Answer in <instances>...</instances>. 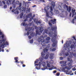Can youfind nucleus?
<instances>
[{
  "label": "nucleus",
  "instance_id": "1",
  "mask_svg": "<svg viewBox=\"0 0 76 76\" xmlns=\"http://www.w3.org/2000/svg\"><path fill=\"white\" fill-rule=\"evenodd\" d=\"M43 36H40L38 39V41L39 42H41V45H42L43 47L44 48L45 46L46 45L45 44H47V43H48V42H50L47 41H50L51 39L49 37H48L46 39L47 41H45V39H43Z\"/></svg>",
  "mask_w": 76,
  "mask_h": 76
},
{
  "label": "nucleus",
  "instance_id": "2",
  "mask_svg": "<svg viewBox=\"0 0 76 76\" xmlns=\"http://www.w3.org/2000/svg\"><path fill=\"white\" fill-rule=\"evenodd\" d=\"M6 40L3 39L0 40V52L2 51V52H4V49H2V48H4V45H9V43L7 42H6Z\"/></svg>",
  "mask_w": 76,
  "mask_h": 76
},
{
  "label": "nucleus",
  "instance_id": "3",
  "mask_svg": "<svg viewBox=\"0 0 76 76\" xmlns=\"http://www.w3.org/2000/svg\"><path fill=\"white\" fill-rule=\"evenodd\" d=\"M43 51L44 52H42L41 53L42 58H40V60H41V61H42L44 59L46 60V59H47V58H48V54H47L45 57L44 56L45 55V53H46V52L48 51V49L45 48L44 49Z\"/></svg>",
  "mask_w": 76,
  "mask_h": 76
},
{
  "label": "nucleus",
  "instance_id": "4",
  "mask_svg": "<svg viewBox=\"0 0 76 76\" xmlns=\"http://www.w3.org/2000/svg\"><path fill=\"white\" fill-rule=\"evenodd\" d=\"M66 63L67 61H61L60 62V64H63L61 65V67H62L61 68V70L63 71H65V70H66V69L67 70H70L71 68L70 67H68L67 66H66Z\"/></svg>",
  "mask_w": 76,
  "mask_h": 76
},
{
  "label": "nucleus",
  "instance_id": "5",
  "mask_svg": "<svg viewBox=\"0 0 76 76\" xmlns=\"http://www.w3.org/2000/svg\"><path fill=\"white\" fill-rule=\"evenodd\" d=\"M51 29L52 31H54V33L53 32H51L49 33V35H50V37H53V38H56L57 36V26L53 27L51 26Z\"/></svg>",
  "mask_w": 76,
  "mask_h": 76
},
{
  "label": "nucleus",
  "instance_id": "6",
  "mask_svg": "<svg viewBox=\"0 0 76 76\" xmlns=\"http://www.w3.org/2000/svg\"><path fill=\"white\" fill-rule=\"evenodd\" d=\"M15 3V0H8L7 1V4L8 6H9L10 4H13Z\"/></svg>",
  "mask_w": 76,
  "mask_h": 76
},
{
  "label": "nucleus",
  "instance_id": "7",
  "mask_svg": "<svg viewBox=\"0 0 76 76\" xmlns=\"http://www.w3.org/2000/svg\"><path fill=\"white\" fill-rule=\"evenodd\" d=\"M67 59L69 61H70V62H71L68 63V65L69 66L68 67H70V68H71L70 69H71V67H70V66H72V63H73V61L72 59L70 58H68Z\"/></svg>",
  "mask_w": 76,
  "mask_h": 76
},
{
  "label": "nucleus",
  "instance_id": "8",
  "mask_svg": "<svg viewBox=\"0 0 76 76\" xmlns=\"http://www.w3.org/2000/svg\"><path fill=\"white\" fill-rule=\"evenodd\" d=\"M75 48V45L72 44V45H70V47H69V48H71V49H70V48H68V50H67V52L68 53H70V54H71V52H70V51L71 50H73V49L74 48Z\"/></svg>",
  "mask_w": 76,
  "mask_h": 76
},
{
  "label": "nucleus",
  "instance_id": "9",
  "mask_svg": "<svg viewBox=\"0 0 76 76\" xmlns=\"http://www.w3.org/2000/svg\"><path fill=\"white\" fill-rule=\"evenodd\" d=\"M34 28L33 27L31 28L30 27H25V30L26 31H27L28 30L29 32H30L31 30L32 31H34Z\"/></svg>",
  "mask_w": 76,
  "mask_h": 76
},
{
  "label": "nucleus",
  "instance_id": "10",
  "mask_svg": "<svg viewBox=\"0 0 76 76\" xmlns=\"http://www.w3.org/2000/svg\"><path fill=\"white\" fill-rule=\"evenodd\" d=\"M52 41L53 42V44H52V46L53 47H56V42H55V41H56V39H53V38L52 39Z\"/></svg>",
  "mask_w": 76,
  "mask_h": 76
},
{
  "label": "nucleus",
  "instance_id": "11",
  "mask_svg": "<svg viewBox=\"0 0 76 76\" xmlns=\"http://www.w3.org/2000/svg\"><path fill=\"white\" fill-rule=\"evenodd\" d=\"M38 30L40 33H42L43 31V28H42V27H38Z\"/></svg>",
  "mask_w": 76,
  "mask_h": 76
},
{
  "label": "nucleus",
  "instance_id": "12",
  "mask_svg": "<svg viewBox=\"0 0 76 76\" xmlns=\"http://www.w3.org/2000/svg\"><path fill=\"white\" fill-rule=\"evenodd\" d=\"M50 21L52 23H53V24H55V23H56V19H54L53 20V19H52Z\"/></svg>",
  "mask_w": 76,
  "mask_h": 76
},
{
  "label": "nucleus",
  "instance_id": "13",
  "mask_svg": "<svg viewBox=\"0 0 76 76\" xmlns=\"http://www.w3.org/2000/svg\"><path fill=\"white\" fill-rule=\"evenodd\" d=\"M70 44L69 43H66V44L64 46V48H68Z\"/></svg>",
  "mask_w": 76,
  "mask_h": 76
},
{
  "label": "nucleus",
  "instance_id": "14",
  "mask_svg": "<svg viewBox=\"0 0 76 76\" xmlns=\"http://www.w3.org/2000/svg\"><path fill=\"white\" fill-rule=\"evenodd\" d=\"M31 16H32V13L30 12L28 14V15H26V17L28 18H30Z\"/></svg>",
  "mask_w": 76,
  "mask_h": 76
},
{
  "label": "nucleus",
  "instance_id": "15",
  "mask_svg": "<svg viewBox=\"0 0 76 76\" xmlns=\"http://www.w3.org/2000/svg\"><path fill=\"white\" fill-rule=\"evenodd\" d=\"M18 9L19 10H22V3H20L19 4V6L18 7Z\"/></svg>",
  "mask_w": 76,
  "mask_h": 76
},
{
  "label": "nucleus",
  "instance_id": "16",
  "mask_svg": "<svg viewBox=\"0 0 76 76\" xmlns=\"http://www.w3.org/2000/svg\"><path fill=\"white\" fill-rule=\"evenodd\" d=\"M54 53H50V59H53L54 58Z\"/></svg>",
  "mask_w": 76,
  "mask_h": 76
},
{
  "label": "nucleus",
  "instance_id": "17",
  "mask_svg": "<svg viewBox=\"0 0 76 76\" xmlns=\"http://www.w3.org/2000/svg\"><path fill=\"white\" fill-rule=\"evenodd\" d=\"M25 15H24L23 16V19H25V20H24L23 21L24 22H26V21H27V20H28V18H27L26 17H25Z\"/></svg>",
  "mask_w": 76,
  "mask_h": 76
},
{
  "label": "nucleus",
  "instance_id": "18",
  "mask_svg": "<svg viewBox=\"0 0 76 76\" xmlns=\"http://www.w3.org/2000/svg\"><path fill=\"white\" fill-rule=\"evenodd\" d=\"M30 35L31 36V37H34L35 35V34H34V33L33 32V31H31Z\"/></svg>",
  "mask_w": 76,
  "mask_h": 76
},
{
  "label": "nucleus",
  "instance_id": "19",
  "mask_svg": "<svg viewBox=\"0 0 76 76\" xmlns=\"http://www.w3.org/2000/svg\"><path fill=\"white\" fill-rule=\"evenodd\" d=\"M27 10L26 11V12L27 13H29L30 12H31V9H30V8H29L28 9V8H27Z\"/></svg>",
  "mask_w": 76,
  "mask_h": 76
},
{
  "label": "nucleus",
  "instance_id": "20",
  "mask_svg": "<svg viewBox=\"0 0 76 76\" xmlns=\"http://www.w3.org/2000/svg\"><path fill=\"white\" fill-rule=\"evenodd\" d=\"M50 27L47 28V29L45 30V33L47 34V33H48V30H50Z\"/></svg>",
  "mask_w": 76,
  "mask_h": 76
},
{
  "label": "nucleus",
  "instance_id": "21",
  "mask_svg": "<svg viewBox=\"0 0 76 76\" xmlns=\"http://www.w3.org/2000/svg\"><path fill=\"white\" fill-rule=\"evenodd\" d=\"M47 66L48 67H50V64H49V62L48 61H47Z\"/></svg>",
  "mask_w": 76,
  "mask_h": 76
},
{
  "label": "nucleus",
  "instance_id": "22",
  "mask_svg": "<svg viewBox=\"0 0 76 76\" xmlns=\"http://www.w3.org/2000/svg\"><path fill=\"white\" fill-rule=\"evenodd\" d=\"M45 68H41V69L42 70H45L46 69H47V70H48V67L47 66H45Z\"/></svg>",
  "mask_w": 76,
  "mask_h": 76
},
{
  "label": "nucleus",
  "instance_id": "23",
  "mask_svg": "<svg viewBox=\"0 0 76 76\" xmlns=\"http://www.w3.org/2000/svg\"><path fill=\"white\" fill-rule=\"evenodd\" d=\"M21 25H23V26H26L27 25V24H26V23L25 22H23L21 24Z\"/></svg>",
  "mask_w": 76,
  "mask_h": 76
},
{
  "label": "nucleus",
  "instance_id": "24",
  "mask_svg": "<svg viewBox=\"0 0 76 76\" xmlns=\"http://www.w3.org/2000/svg\"><path fill=\"white\" fill-rule=\"evenodd\" d=\"M40 68H41V65H39V67L36 66L35 68L36 69H37V70H39V69H40Z\"/></svg>",
  "mask_w": 76,
  "mask_h": 76
},
{
  "label": "nucleus",
  "instance_id": "25",
  "mask_svg": "<svg viewBox=\"0 0 76 76\" xmlns=\"http://www.w3.org/2000/svg\"><path fill=\"white\" fill-rule=\"evenodd\" d=\"M18 57H15L14 58V60H15V62H17L18 61Z\"/></svg>",
  "mask_w": 76,
  "mask_h": 76
},
{
  "label": "nucleus",
  "instance_id": "26",
  "mask_svg": "<svg viewBox=\"0 0 76 76\" xmlns=\"http://www.w3.org/2000/svg\"><path fill=\"white\" fill-rule=\"evenodd\" d=\"M51 5L53 7H54L55 6V2H52L51 3Z\"/></svg>",
  "mask_w": 76,
  "mask_h": 76
},
{
  "label": "nucleus",
  "instance_id": "27",
  "mask_svg": "<svg viewBox=\"0 0 76 76\" xmlns=\"http://www.w3.org/2000/svg\"><path fill=\"white\" fill-rule=\"evenodd\" d=\"M22 12H23V11H24V12H25L26 11V8L25 7H22Z\"/></svg>",
  "mask_w": 76,
  "mask_h": 76
},
{
  "label": "nucleus",
  "instance_id": "28",
  "mask_svg": "<svg viewBox=\"0 0 76 76\" xmlns=\"http://www.w3.org/2000/svg\"><path fill=\"white\" fill-rule=\"evenodd\" d=\"M42 64L43 66V67H45L46 63H45V62H42Z\"/></svg>",
  "mask_w": 76,
  "mask_h": 76
},
{
  "label": "nucleus",
  "instance_id": "29",
  "mask_svg": "<svg viewBox=\"0 0 76 76\" xmlns=\"http://www.w3.org/2000/svg\"><path fill=\"white\" fill-rule=\"evenodd\" d=\"M71 10H72V7L69 6V7L68 10L69 12H70V11H71Z\"/></svg>",
  "mask_w": 76,
  "mask_h": 76
},
{
  "label": "nucleus",
  "instance_id": "30",
  "mask_svg": "<svg viewBox=\"0 0 76 76\" xmlns=\"http://www.w3.org/2000/svg\"><path fill=\"white\" fill-rule=\"evenodd\" d=\"M53 67H54L53 65H52L51 67L49 68V70H53Z\"/></svg>",
  "mask_w": 76,
  "mask_h": 76
},
{
  "label": "nucleus",
  "instance_id": "31",
  "mask_svg": "<svg viewBox=\"0 0 76 76\" xmlns=\"http://www.w3.org/2000/svg\"><path fill=\"white\" fill-rule=\"evenodd\" d=\"M64 4L65 6L66 7V8L67 10V11H68V10H69V8L68 7V6L66 5V4Z\"/></svg>",
  "mask_w": 76,
  "mask_h": 76
},
{
  "label": "nucleus",
  "instance_id": "32",
  "mask_svg": "<svg viewBox=\"0 0 76 76\" xmlns=\"http://www.w3.org/2000/svg\"><path fill=\"white\" fill-rule=\"evenodd\" d=\"M50 64H53L54 63V61L53 60H50Z\"/></svg>",
  "mask_w": 76,
  "mask_h": 76
},
{
  "label": "nucleus",
  "instance_id": "33",
  "mask_svg": "<svg viewBox=\"0 0 76 76\" xmlns=\"http://www.w3.org/2000/svg\"><path fill=\"white\" fill-rule=\"evenodd\" d=\"M75 11H76V10H72V14H73V13H74V14H75Z\"/></svg>",
  "mask_w": 76,
  "mask_h": 76
},
{
  "label": "nucleus",
  "instance_id": "34",
  "mask_svg": "<svg viewBox=\"0 0 76 76\" xmlns=\"http://www.w3.org/2000/svg\"><path fill=\"white\" fill-rule=\"evenodd\" d=\"M30 43H31V44L33 43L34 42V39H31L30 41Z\"/></svg>",
  "mask_w": 76,
  "mask_h": 76
},
{
  "label": "nucleus",
  "instance_id": "35",
  "mask_svg": "<svg viewBox=\"0 0 76 76\" xmlns=\"http://www.w3.org/2000/svg\"><path fill=\"white\" fill-rule=\"evenodd\" d=\"M46 16L48 18H50V16H49V15L48 14V13L46 12Z\"/></svg>",
  "mask_w": 76,
  "mask_h": 76
},
{
  "label": "nucleus",
  "instance_id": "36",
  "mask_svg": "<svg viewBox=\"0 0 76 76\" xmlns=\"http://www.w3.org/2000/svg\"><path fill=\"white\" fill-rule=\"evenodd\" d=\"M65 54L66 56H69V53L68 52H66Z\"/></svg>",
  "mask_w": 76,
  "mask_h": 76
},
{
  "label": "nucleus",
  "instance_id": "37",
  "mask_svg": "<svg viewBox=\"0 0 76 76\" xmlns=\"http://www.w3.org/2000/svg\"><path fill=\"white\" fill-rule=\"evenodd\" d=\"M12 7H13V8L15 9V8H16V5H15L14 4H13V5H12Z\"/></svg>",
  "mask_w": 76,
  "mask_h": 76
},
{
  "label": "nucleus",
  "instance_id": "38",
  "mask_svg": "<svg viewBox=\"0 0 76 76\" xmlns=\"http://www.w3.org/2000/svg\"><path fill=\"white\" fill-rule=\"evenodd\" d=\"M52 51H56V48H53L51 49Z\"/></svg>",
  "mask_w": 76,
  "mask_h": 76
},
{
  "label": "nucleus",
  "instance_id": "39",
  "mask_svg": "<svg viewBox=\"0 0 76 76\" xmlns=\"http://www.w3.org/2000/svg\"><path fill=\"white\" fill-rule=\"evenodd\" d=\"M41 22L40 21H36V23H39V24H41Z\"/></svg>",
  "mask_w": 76,
  "mask_h": 76
},
{
  "label": "nucleus",
  "instance_id": "40",
  "mask_svg": "<svg viewBox=\"0 0 76 76\" xmlns=\"http://www.w3.org/2000/svg\"><path fill=\"white\" fill-rule=\"evenodd\" d=\"M39 1L42 3H45V0H39Z\"/></svg>",
  "mask_w": 76,
  "mask_h": 76
},
{
  "label": "nucleus",
  "instance_id": "41",
  "mask_svg": "<svg viewBox=\"0 0 76 76\" xmlns=\"http://www.w3.org/2000/svg\"><path fill=\"white\" fill-rule=\"evenodd\" d=\"M50 15L51 16H52V15H53L54 14L53 13V12L52 11H50Z\"/></svg>",
  "mask_w": 76,
  "mask_h": 76
},
{
  "label": "nucleus",
  "instance_id": "42",
  "mask_svg": "<svg viewBox=\"0 0 76 76\" xmlns=\"http://www.w3.org/2000/svg\"><path fill=\"white\" fill-rule=\"evenodd\" d=\"M50 10L52 11H53V7H52L51 6L50 7Z\"/></svg>",
  "mask_w": 76,
  "mask_h": 76
},
{
  "label": "nucleus",
  "instance_id": "43",
  "mask_svg": "<svg viewBox=\"0 0 76 76\" xmlns=\"http://www.w3.org/2000/svg\"><path fill=\"white\" fill-rule=\"evenodd\" d=\"M69 57H70V58H72L73 55H72V54H70L69 56Z\"/></svg>",
  "mask_w": 76,
  "mask_h": 76
},
{
  "label": "nucleus",
  "instance_id": "44",
  "mask_svg": "<svg viewBox=\"0 0 76 76\" xmlns=\"http://www.w3.org/2000/svg\"><path fill=\"white\" fill-rule=\"evenodd\" d=\"M60 59L61 60H63V57H61L60 58Z\"/></svg>",
  "mask_w": 76,
  "mask_h": 76
},
{
  "label": "nucleus",
  "instance_id": "45",
  "mask_svg": "<svg viewBox=\"0 0 76 76\" xmlns=\"http://www.w3.org/2000/svg\"><path fill=\"white\" fill-rule=\"evenodd\" d=\"M56 76H60V72L57 73H56Z\"/></svg>",
  "mask_w": 76,
  "mask_h": 76
},
{
  "label": "nucleus",
  "instance_id": "46",
  "mask_svg": "<svg viewBox=\"0 0 76 76\" xmlns=\"http://www.w3.org/2000/svg\"><path fill=\"white\" fill-rule=\"evenodd\" d=\"M4 9L7 8V5H5L4 7Z\"/></svg>",
  "mask_w": 76,
  "mask_h": 76
},
{
  "label": "nucleus",
  "instance_id": "47",
  "mask_svg": "<svg viewBox=\"0 0 76 76\" xmlns=\"http://www.w3.org/2000/svg\"><path fill=\"white\" fill-rule=\"evenodd\" d=\"M49 24L50 26H53V24L50 23H49Z\"/></svg>",
  "mask_w": 76,
  "mask_h": 76
},
{
  "label": "nucleus",
  "instance_id": "48",
  "mask_svg": "<svg viewBox=\"0 0 76 76\" xmlns=\"http://www.w3.org/2000/svg\"><path fill=\"white\" fill-rule=\"evenodd\" d=\"M47 10H49L50 9V7L49 6H47Z\"/></svg>",
  "mask_w": 76,
  "mask_h": 76
},
{
  "label": "nucleus",
  "instance_id": "49",
  "mask_svg": "<svg viewBox=\"0 0 76 76\" xmlns=\"http://www.w3.org/2000/svg\"><path fill=\"white\" fill-rule=\"evenodd\" d=\"M16 4H19V1H16Z\"/></svg>",
  "mask_w": 76,
  "mask_h": 76
},
{
  "label": "nucleus",
  "instance_id": "50",
  "mask_svg": "<svg viewBox=\"0 0 76 76\" xmlns=\"http://www.w3.org/2000/svg\"><path fill=\"white\" fill-rule=\"evenodd\" d=\"M36 34H38V30H36Z\"/></svg>",
  "mask_w": 76,
  "mask_h": 76
},
{
  "label": "nucleus",
  "instance_id": "51",
  "mask_svg": "<svg viewBox=\"0 0 76 76\" xmlns=\"http://www.w3.org/2000/svg\"><path fill=\"white\" fill-rule=\"evenodd\" d=\"M26 35H27V36H28V35H29V31H28V32H27Z\"/></svg>",
  "mask_w": 76,
  "mask_h": 76
},
{
  "label": "nucleus",
  "instance_id": "52",
  "mask_svg": "<svg viewBox=\"0 0 76 76\" xmlns=\"http://www.w3.org/2000/svg\"><path fill=\"white\" fill-rule=\"evenodd\" d=\"M2 3H3L4 4H6V2L4 1H2Z\"/></svg>",
  "mask_w": 76,
  "mask_h": 76
},
{
  "label": "nucleus",
  "instance_id": "53",
  "mask_svg": "<svg viewBox=\"0 0 76 76\" xmlns=\"http://www.w3.org/2000/svg\"><path fill=\"white\" fill-rule=\"evenodd\" d=\"M56 14H59V12L58 11H56Z\"/></svg>",
  "mask_w": 76,
  "mask_h": 76
},
{
  "label": "nucleus",
  "instance_id": "54",
  "mask_svg": "<svg viewBox=\"0 0 76 76\" xmlns=\"http://www.w3.org/2000/svg\"><path fill=\"white\" fill-rule=\"evenodd\" d=\"M36 63H38V61H35L34 62V64H35Z\"/></svg>",
  "mask_w": 76,
  "mask_h": 76
},
{
  "label": "nucleus",
  "instance_id": "55",
  "mask_svg": "<svg viewBox=\"0 0 76 76\" xmlns=\"http://www.w3.org/2000/svg\"><path fill=\"white\" fill-rule=\"evenodd\" d=\"M57 72V71L56 70H54L53 71V73H56Z\"/></svg>",
  "mask_w": 76,
  "mask_h": 76
},
{
  "label": "nucleus",
  "instance_id": "56",
  "mask_svg": "<svg viewBox=\"0 0 76 76\" xmlns=\"http://www.w3.org/2000/svg\"><path fill=\"white\" fill-rule=\"evenodd\" d=\"M37 7V5H34L32 6V7Z\"/></svg>",
  "mask_w": 76,
  "mask_h": 76
},
{
  "label": "nucleus",
  "instance_id": "57",
  "mask_svg": "<svg viewBox=\"0 0 76 76\" xmlns=\"http://www.w3.org/2000/svg\"><path fill=\"white\" fill-rule=\"evenodd\" d=\"M1 37L2 38H4V35L3 34V35H2L1 36Z\"/></svg>",
  "mask_w": 76,
  "mask_h": 76
},
{
  "label": "nucleus",
  "instance_id": "58",
  "mask_svg": "<svg viewBox=\"0 0 76 76\" xmlns=\"http://www.w3.org/2000/svg\"><path fill=\"white\" fill-rule=\"evenodd\" d=\"M73 39H75V41L76 40V38H75V36H73Z\"/></svg>",
  "mask_w": 76,
  "mask_h": 76
},
{
  "label": "nucleus",
  "instance_id": "59",
  "mask_svg": "<svg viewBox=\"0 0 76 76\" xmlns=\"http://www.w3.org/2000/svg\"><path fill=\"white\" fill-rule=\"evenodd\" d=\"M72 70L73 71H75V70H76V69H75V68H72Z\"/></svg>",
  "mask_w": 76,
  "mask_h": 76
},
{
  "label": "nucleus",
  "instance_id": "60",
  "mask_svg": "<svg viewBox=\"0 0 76 76\" xmlns=\"http://www.w3.org/2000/svg\"><path fill=\"white\" fill-rule=\"evenodd\" d=\"M45 12L46 13L48 12H47V9H45Z\"/></svg>",
  "mask_w": 76,
  "mask_h": 76
},
{
  "label": "nucleus",
  "instance_id": "61",
  "mask_svg": "<svg viewBox=\"0 0 76 76\" xmlns=\"http://www.w3.org/2000/svg\"><path fill=\"white\" fill-rule=\"evenodd\" d=\"M29 39H31V37L30 36H28V37Z\"/></svg>",
  "mask_w": 76,
  "mask_h": 76
},
{
  "label": "nucleus",
  "instance_id": "62",
  "mask_svg": "<svg viewBox=\"0 0 76 76\" xmlns=\"http://www.w3.org/2000/svg\"><path fill=\"white\" fill-rule=\"evenodd\" d=\"M22 66L23 67H25V66H26V65L25 64H23Z\"/></svg>",
  "mask_w": 76,
  "mask_h": 76
},
{
  "label": "nucleus",
  "instance_id": "63",
  "mask_svg": "<svg viewBox=\"0 0 76 76\" xmlns=\"http://www.w3.org/2000/svg\"><path fill=\"white\" fill-rule=\"evenodd\" d=\"M47 47H48V48H49V47H50V44H48V45L47 46Z\"/></svg>",
  "mask_w": 76,
  "mask_h": 76
},
{
  "label": "nucleus",
  "instance_id": "64",
  "mask_svg": "<svg viewBox=\"0 0 76 76\" xmlns=\"http://www.w3.org/2000/svg\"><path fill=\"white\" fill-rule=\"evenodd\" d=\"M21 15L23 16V12H22L21 14Z\"/></svg>",
  "mask_w": 76,
  "mask_h": 76
}]
</instances>
